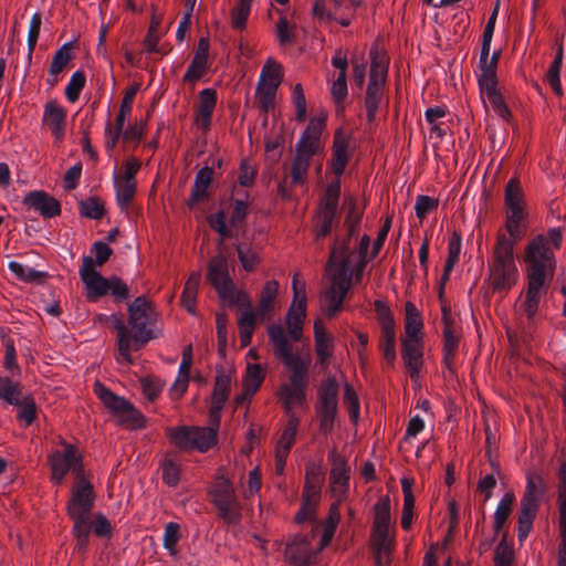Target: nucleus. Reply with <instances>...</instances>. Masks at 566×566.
<instances>
[{
	"label": "nucleus",
	"mask_w": 566,
	"mask_h": 566,
	"mask_svg": "<svg viewBox=\"0 0 566 566\" xmlns=\"http://www.w3.org/2000/svg\"><path fill=\"white\" fill-rule=\"evenodd\" d=\"M373 549L390 554L392 549V542L389 538V531L373 530Z\"/></svg>",
	"instance_id": "e2e57ef3"
},
{
	"label": "nucleus",
	"mask_w": 566,
	"mask_h": 566,
	"mask_svg": "<svg viewBox=\"0 0 566 566\" xmlns=\"http://www.w3.org/2000/svg\"><path fill=\"white\" fill-rule=\"evenodd\" d=\"M374 307L377 315V321L380 325V329L396 327L392 312L385 302L377 300L374 303Z\"/></svg>",
	"instance_id": "bf43d9fd"
},
{
	"label": "nucleus",
	"mask_w": 566,
	"mask_h": 566,
	"mask_svg": "<svg viewBox=\"0 0 566 566\" xmlns=\"http://www.w3.org/2000/svg\"><path fill=\"white\" fill-rule=\"evenodd\" d=\"M128 325L116 314H112V325L117 332V347L119 361L127 365L133 363L130 352L139 350L146 343L153 338L151 329L148 326L151 323L150 307L147 298L142 295L136 297L127 307Z\"/></svg>",
	"instance_id": "39448f33"
},
{
	"label": "nucleus",
	"mask_w": 566,
	"mask_h": 566,
	"mask_svg": "<svg viewBox=\"0 0 566 566\" xmlns=\"http://www.w3.org/2000/svg\"><path fill=\"white\" fill-rule=\"evenodd\" d=\"M388 72V60L385 54L377 49L370 50V75L377 76V80H385Z\"/></svg>",
	"instance_id": "3c124183"
},
{
	"label": "nucleus",
	"mask_w": 566,
	"mask_h": 566,
	"mask_svg": "<svg viewBox=\"0 0 566 566\" xmlns=\"http://www.w3.org/2000/svg\"><path fill=\"white\" fill-rule=\"evenodd\" d=\"M308 384L289 381L281 387V399L286 413H294L293 406H303L306 401Z\"/></svg>",
	"instance_id": "a878e982"
},
{
	"label": "nucleus",
	"mask_w": 566,
	"mask_h": 566,
	"mask_svg": "<svg viewBox=\"0 0 566 566\" xmlns=\"http://www.w3.org/2000/svg\"><path fill=\"white\" fill-rule=\"evenodd\" d=\"M85 82L86 76L83 71H76L72 74L64 92L69 102L74 103L78 99Z\"/></svg>",
	"instance_id": "603ef678"
},
{
	"label": "nucleus",
	"mask_w": 566,
	"mask_h": 566,
	"mask_svg": "<svg viewBox=\"0 0 566 566\" xmlns=\"http://www.w3.org/2000/svg\"><path fill=\"white\" fill-rule=\"evenodd\" d=\"M339 385L334 377L327 378L318 388L316 412L319 419V430L329 434L338 411Z\"/></svg>",
	"instance_id": "ddd939ff"
},
{
	"label": "nucleus",
	"mask_w": 566,
	"mask_h": 566,
	"mask_svg": "<svg viewBox=\"0 0 566 566\" xmlns=\"http://www.w3.org/2000/svg\"><path fill=\"white\" fill-rule=\"evenodd\" d=\"M329 460L332 461L333 465L331 470V482L333 490L334 492H338L339 496H343L348 490L349 470L347 463L335 451L329 454Z\"/></svg>",
	"instance_id": "b1692460"
},
{
	"label": "nucleus",
	"mask_w": 566,
	"mask_h": 566,
	"mask_svg": "<svg viewBox=\"0 0 566 566\" xmlns=\"http://www.w3.org/2000/svg\"><path fill=\"white\" fill-rule=\"evenodd\" d=\"M306 317V297H301L300 301H296V303H292L286 317L285 323L292 324V323H300V325L304 324V319Z\"/></svg>",
	"instance_id": "680f3d73"
},
{
	"label": "nucleus",
	"mask_w": 566,
	"mask_h": 566,
	"mask_svg": "<svg viewBox=\"0 0 566 566\" xmlns=\"http://www.w3.org/2000/svg\"><path fill=\"white\" fill-rule=\"evenodd\" d=\"M80 214L82 217L99 220L105 214V209L101 200L96 197H90L78 202Z\"/></svg>",
	"instance_id": "c03bdc74"
},
{
	"label": "nucleus",
	"mask_w": 566,
	"mask_h": 566,
	"mask_svg": "<svg viewBox=\"0 0 566 566\" xmlns=\"http://www.w3.org/2000/svg\"><path fill=\"white\" fill-rule=\"evenodd\" d=\"M200 281L201 274L199 272H192L185 284L181 294V303L191 315L196 314V302Z\"/></svg>",
	"instance_id": "473e14b6"
},
{
	"label": "nucleus",
	"mask_w": 566,
	"mask_h": 566,
	"mask_svg": "<svg viewBox=\"0 0 566 566\" xmlns=\"http://www.w3.org/2000/svg\"><path fill=\"white\" fill-rule=\"evenodd\" d=\"M518 281V269L510 243L494 247L489 263V282L493 292L507 293Z\"/></svg>",
	"instance_id": "0eeeda50"
},
{
	"label": "nucleus",
	"mask_w": 566,
	"mask_h": 566,
	"mask_svg": "<svg viewBox=\"0 0 566 566\" xmlns=\"http://www.w3.org/2000/svg\"><path fill=\"white\" fill-rule=\"evenodd\" d=\"M314 555L310 539L295 535L286 545L284 556L292 566H308Z\"/></svg>",
	"instance_id": "a211bd4d"
},
{
	"label": "nucleus",
	"mask_w": 566,
	"mask_h": 566,
	"mask_svg": "<svg viewBox=\"0 0 566 566\" xmlns=\"http://www.w3.org/2000/svg\"><path fill=\"white\" fill-rule=\"evenodd\" d=\"M71 55V43H64L53 55L49 73L51 76H56L63 72L70 60Z\"/></svg>",
	"instance_id": "09e8293b"
},
{
	"label": "nucleus",
	"mask_w": 566,
	"mask_h": 566,
	"mask_svg": "<svg viewBox=\"0 0 566 566\" xmlns=\"http://www.w3.org/2000/svg\"><path fill=\"white\" fill-rule=\"evenodd\" d=\"M337 271L331 286L324 294L325 314L332 318L343 308L344 300L352 285L350 261L348 259V245L340 249V261L334 264Z\"/></svg>",
	"instance_id": "1a4fd4ad"
},
{
	"label": "nucleus",
	"mask_w": 566,
	"mask_h": 566,
	"mask_svg": "<svg viewBox=\"0 0 566 566\" xmlns=\"http://www.w3.org/2000/svg\"><path fill=\"white\" fill-rule=\"evenodd\" d=\"M526 214L524 211H507L505 217V230L507 234L500 232L494 247L502 248V243H510L514 251L516 243L525 235Z\"/></svg>",
	"instance_id": "dca6fc26"
},
{
	"label": "nucleus",
	"mask_w": 566,
	"mask_h": 566,
	"mask_svg": "<svg viewBox=\"0 0 566 566\" xmlns=\"http://www.w3.org/2000/svg\"><path fill=\"white\" fill-rule=\"evenodd\" d=\"M361 221V211H359L354 201L350 202L349 210L345 220V226L347 228V238L343 241L339 240L338 237L334 239L331 249L329 263L336 264L340 261V249L345 243L349 247V240L352 237L356 235L358 232V228Z\"/></svg>",
	"instance_id": "6ab92c4d"
},
{
	"label": "nucleus",
	"mask_w": 566,
	"mask_h": 566,
	"mask_svg": "<svg viewBox=\"0 0 566 566\" xmlns=\"http://www.w3.org/2000/svg\"><path fill=\"white\" fill-rule=\"evenodd\" d=\"M66 109L55 99L44 105L42 122L48 126L55 139H61L65 132Z\"/></svg>",
	"instance_id": "aec40b11"
},
{
	"label": "nucleus",
	"mask_w": 566,
	"mask_h": 566,
	"mask_svg": "<svg viewBox=\"0 0 566 566\" xmlns=\"http://www.w3.org/2000/svg\"><path fill=\"white\" fill-rule=\"evenodd\" d=\"M212 176L213 169L209 166H205L198 170L191 189V195L187 202L190 209H192L198 202L208 198V189L211 185Z\"/></svg>",
	"instance_id": "393cba45"
},
{
	"label": "nucleus",
	"mask_w": 566,
	"mask_h": 566,
	"mask_svg": "<svg viewBox=\"0 0 566 566\" xmlns=\"http://www.w3.org/2000/svg\"><path fill=\"white\" fill-rule=\"evenodd\" d=\"M249 193L243 191V196L240 198H234L232 200L233 209L230 217V227L237 229L244 221L248 216L249 202H248Z\"/></svg>",
	"instance_id": "49530a36"
},
{
	"label": "nucleus",
	"mask_w": 566,
	"mask_h": 566,
	"mask_svg": "<svg viewBox=\"0 0 566 566\" xmlns=\"http://www.w3.org/2000/svg\"><path fill=\"white\" fill-rule=\"evenodd\" d=\"M545 483L541 474L528 473L526 479V489L523 496L535 497L541 501L545 493Z\"/></svg>",
	"instance_id": "5fc2aeb1"
},
{
	"label": "nucleus",
	"mask_w": 566,
	"mask_h": 566,
	"mask_svg": "<svg viewBox=\"0 0 566 566\" xmlns=\"http://www.w3.org/2000/svg\"><path fill=\"white\" fill-rule=\"evenodd\" d=\"M114 187L118 206L122 209H126L135 196L136 181H125L114 178Z\"/></svg>",
	"instance_id": "a19ab883"
},
{
	"label": "nucleus",
	"mask_w": 566,
	"mask_h": 566,
	"mask_svg": "<svg viewBox=\"0 0 566 566\" xmlns=\"http://www.w3.org/2000/svg\"><path fill=\"white\" fill-rule=\"evenodd\" d=\"M235 249L244 270L248 272L253 271L259 263L258 254L245 243H238Z\"/></svg>",
	"instance_id": "6e6d98bb"
},
{
	"label": "nucleus",
	"mask_w": 566,
	"mask_h": 566,
	"mask_svg": "<svg viewBox=\"0 0 566 566\" xmlns=\"http://www.w3.org/2000/svg\"><path fill=\"white\" fill-rule=\"evenodd\" d=\"M379 349L388 366L395 365L396 353V327L388 329H380Z\"/></svg>",
	"instance_id": "f704fd0d"
},
{
	"label": "nucleus",
	"mask_w": 566,
	"mask_h": 566,
	"mask_svg": "<svg viewBox=\"0 0 566 566\" xmlns=\"http://www.w3.org/2000/svg\"><path fill=\"white\" fill-rule=\"evenodd\" d=\"M318 151L307 148L303 140H297L295 146V156L291 167V185H304L306 181L307 172L312 164L313 157Z\"/></svg>",
	"instance_id": "f3484780"
},
{
	"label": "nucleus",
	"mask_w": 566,
	"mask_h": 566,
	"mask_svg": "<svg viewBox=\"0 0 566 566\" xmlns=\"http://www.w3.org/2000/svg\"><path fill=\"white\" fill-rule=\"evenodd\" d=\"M14 406L18 408V420L23 421L25 426L32 424L38 415V408L32 396H23Z\"/></svg>",
	"instance_id": "ea45409f"
},
{
	"label": "nucleus",
	"mask_w": 566,
	"mask_h": 566,
	"mask_svg": "<svg viewBox=\"0 0 566 566\" xmlns=\"http://www.w3.org/2000/svg\"><path fill=\"white\" fill-rule=\"evenodd\" d=\"M163 480L170 488H176L180 480L179 465L172 460H166L163 464Z\"/></svg>",
	"instance_id": "69168bd1"
},
{
	"label": "nucleus",
	"mask_w": 566,
	"mask_h": 566,
	"mask_svg": "<svg viewBox=\"0 0 566 566\" xmlns=\"http://www.w3.org/2000/svg\"><path fill=\"white\" fill-rule=\"evenodd\" d=\"M95 501L93 484L85 476L75 480L67 502L69 516H88Z\"/></svg>",
	"instance_id": "4468645a"
},
{
	"label": "nucleus",
	"mask_w": 566,
	"mask_h": 566,
	"mask_svg": "<svg viewBox=\"0 0 566 566\" xmlns=\"http://www.w3.org/2000/svg\"><path fill=\"white\" fill-rule=\"evenodd\" d=\"M92 251L95 253V260L85 255L82 259L80 268V277L85 285L86 298L90 302H96L101 297L111 294L115 302H124L129 297L127 284L116 275L104 277L96 266H103L113 253V250L102 241L93 244Z\"/></svg>",
	"instance_id": "423d86ee"
},
{
	"label": "nucleus",
	"mask_w": 566,
	"mask_h": 566,
	"mask_svg": "<svg viewBox=\"0 0 566 566\" xmlns=\"http://www.w3.org/2000/svg\"><path fill=\"white\" fill-rule=\"evenodd\" d=\"M385 80H377V76H369V83L366 91L365 107L368 122H373L382 99V87Z\"/></svg>",
	"instance_id": "bb28decb"
},
{
	"label": "nucleus",
	"mask_w": 566,
	"mask_h": 566,
	"mask_svg": "<svg viewBox=\"0 0 566 566\" xmlns=\"http://www.w3.org/2000/svg\"><path fill=\"white\" fill-rule=\"evenodd\" d=\"M24 203L39 211L44 218H53L61 213L60 202L45 191H31L24 198Z\"/></svg>",
	"instance_id": "412c9836"
},
{
	"label": "nucleus",
	"mask_w": 566,
	"mask_h": 566,
	"mask_svg": "<svg viewBox=\"0 0 566 566\" xmlns=\"http://www.w3.org/2000/svg\"><path fill=\"white\" fill-rule=\"evenodd\" d=\"M217 104V92L213 88H203L199 93V104L196 109V125L206 132L211 125L213 109Z\"/></svg>",
	"instance_id": "5701e85b"
},
{
	"label": "nucleus",
	"mask_w": 566,
	"mask_h": 566,
	"mask_svg": "<svg viewBox=\"0 0 566 566\" xmlns=\"http://www.w3.org/2000/svg\"><path fill=\"white\" fill-rule=\"evenodd\" d=\"M482 94H485L489 102L491 103L494 112L504 120L509 122L511 119L512 113L507 107L502 93L497 90V87L489 88L481 91Z\"/></svg>",
	"instance_id": "79ce46f5"
},
{
	"label": "nucleus",
	"mask_w": 566,
	"mask_h": 566,
	"mask_svg": "<svg viewBox=\"0 0 566 566\" xmlns=\"http://www.w3.org/2000/svg\"><path fill=\"white\" fill-rule=\"evenodd\" d=\"M277 282L269 281L265 283L261 296L258 308L252 311L255 314V319L259 317L261 321H265L269 318L270 312L273 310V302L277 294Z\"/></svg>",
	"instance_id": "c756f323"
},
{
	"label": "nucleus",
	"mask_w": 566,
	"mask_h": 566,
	"mask_svg": "<svg viewBox=\"0 0 566 566\" xmlns=\"http://www.w3.org/2000/svg\"><path fill=\"white\" fill-rule=\"evenodd\" d=\"M401 486L403 492L401 527L403 530H409L413 517L415 496L412 494L411 483L407 479L401 481Z\"/></svg>",
	"instance_id": "58836bf2"
},
{
	"label": "nucleus",
	"mask_w": 566,
	"mask_h": 566,
	"mask_svg": "<svg viewBox=\"0 0 566 566\" xmlns=\"http://www.w3.org/2000/svg\"><path fill=\"white\" fill-rule=\"evenodd\" d=\"M207 279L216 289L220 300L229 306H238L243 310L238 325L242 346H248L255 327V314L252 311L251 301L247 293L237 289L229 275L228 262L223 255H217L209 261Z\"/></svg>",
	"instance_id": "20e7f679"
},
{
	"label": "nucleus",
	"mask_w": 566,
	"mask_h": 566,
	"mask_svg": "<svg viewBox=\"0 0 566 566\" xmlns=\"http://www.w3.org/2000/svg\"><path fill=\"white\" fill-rule=\"evenodd\" d=\"M515 501V495L512 492H507L499 502L495 513H494V531L495 533H500L505 522L507 521L512 506Z\"/></svg>",
	"instance_id": "4c0bfd02"
},
{
	"label": "nucleus",
	"mask_w": 566,
	"mask_h": 566,
	"mask_svg": "<svg viewBox=\"0 0 566 566\" xmlns=\"http://www.w3.org/2000/svg\"><path fill=\"white\" fill-rule=\"evenodd\" d=\"M251 7L244 4H238L231 11V23L232 27L237 30H242L245 28L247 20L250 15Z\"/></svg>",
	"instance_id": "338daca9"
},
{
	"label": "nucleus",
	"mask_w": 566,
	"mask_h": 566,
	"mask_svg": "<svg viewBox=\"0 0 566 566\" xmlns=\"http://www.w3.org/2000/svg\"><path fill=\"white\" fill-rule=\"evenodd\" d=\"M490 52L484 55L483 50L480 53L478 83L480 91L497 87L496 70L497 63L489 59Z\"/></svg>",
	"instance_id": "cd10ccee"
},
{
	"label": "nucleus",
	"mask_w": 566,
	"mask_h": 566,
	"mask_svg": "<svg viewBox=\"0 0 566 566\" xmlns=\"http://www.w3.org/2000/svg\"><path fill=\"white\" fill-rule=\"evenodd\" d=\"M325 126V116L313 117L310 119L306 129L298 140H303L307 148L315 151L319 150V138Z\"/></svg>",
	"instance_id": "2f4dec72"
},
{
	"label": "nucleus",
	"mask_w": 566,
	"mask_h": 566,
	"mask_svg": "<svg viewBox=\"0 0 566 566\" xmlns=\"http://www.w3.org/2000/svg\"><path fill=\"white\" fill-rule=\"evenodd\" d=\"M139 91V84L134 83L130 85L122 99L119 112L116 116L115 126L108 122L105 127V146L108 150H112L117 145L118 139L123 133V127L127 117L130 115L133 103L137 92Z\"/></svg>",
	"instance_id": "2eb2a0df"
},
{
	"label": "nucleus",
	"mask_w": 566,
	"mask_h": 566,
	"mask_svg": "<svg viewBox=\"0 0 566 566\" xmlns=\"http://www.w3.org/2000/svg\"><path fill=\"white\" fill-rule=\"evenodd\" d=\"M401 347V355L405 365L422 363L421 340L402 339Z\"/></svg>",
	"instance_id": "8fccbe9b"
},
{
	"label": "nucleus",
	"mask_w": 566,
	"mask_h": 566,
	"mask_svg": "<svg viewBox=\"0 0 566 566\" xmlns=\"http://www.w3.org/2000/svg\"><path fill=\"white\" fill-rule=\"evenodd\" d=\"M180 526L177 523L169 522L165 525L164 536H163V546L167 549L170 555L176 554V545L179 541Z\"/></svg>",
	"instance_id": "4d7b16f0"
},
{
	"label": "nucleus",
	"mask_w": 566,
	"mask_h": 566,
	"mask_svg": "<svg viewBox=\"0 0 566 566\" xmlns=\"http://www.w3.org/2000/svg\"><path fill=\"white\" fill-rule=\"evenodd\" d=\"M231 381L230 373L223 368L217 370L211 403V416L216 418V428L181 426L167 430L170 441L177 448L207 452L217 443L219 413L229 398Z\"/></svg>",
	"instance_id": "7ed1b4c3"
},
{
	"label": "nucleus",
	"mask_w": 566,
	"mask_h": 566,
	"mask_svg": "<svg viewBox=\"0 0 566 566\" xmlns=\"http://www.w3.org/2000/svg\"><path fill=\"white\" fill-rule=\"evenodd\" d=\"M208 223L222 239H235L238 237V233L234 232L231 227L227 226L226 213L222 210L210 214L208 217Z\"/></svg>",
	"instance_id": "a18cd8bd"
},
{
	"label": "nucleus",
	"mask_w": 566,
	"mask_h": 566,
	"mask_svg": "<svg viewBox=\"0 0 566 566\" xmlns=\"http://www.w3.org/2000/svg\"><path fill=\"white\" fill-rule=\"evenodd\" d=\"M350 137L344 135L338 129L334 136L332 169L337 177L336 180L327 185L324 198L321 200L318 209L314 218V234L316 241L328 237L333 229L339 223V198H340V180L349 160Z\"/></svg>",
	"instance_id": "f03ea898"
},
{
	"label": "nucleus",
	"mask_w": 566,
	"mask_h": 566,
	"mask_svg": "<svg viewBox=\"0 0 566 566\" xmlns=\"http://www.w3.org/2000/svg\"><path fill=\"white\" fill-rule=\"evenodd\" d=\"M439 201L429 196L420 195L416 199L415 211L419 219H424L433 209L438 207Z\"/></svg>",
	"instance_id": "0e129e2a"
},
{
	"label": "nucleus",
	"mask_w": 566,
	"mask_h": 566,
	"mask_svg": "<svg viewBox=\"0 0 566 566\" xmlns=\"http://www.w3.org/2000/svg\"><path fill=\"white\" fill-rule=\"evenodd\" d=\"M209 39L201 38L198 42L196 53L184 75V82L195 83L205 74L208 67Z\"/></svg>",
	"instance_id": "4be33fe9"
},
{
	"label": "nucleus",
	"mask_w": 566,
	"mask_h": 566,
	"mask_svg": "<svg viewBox=\"0 0 566 566\" xmlns=\"http://www.w3.org/2000/svg\"><path fill=\"white\" fill-rule=\"evenodd\" d=\"M315 350L321 365H325L331 357L333 338L325 332L319 321L314 324Z\"/></svg>",
	"instance_id": "7c9ffc66"
},
{
	"label": "nucleus",
	"mask_w": 566,
	"mask_h": 566,
	"mask_svg": "<svg viewBox=\"0 0 566 566\" xmlns=\"http://www.w3.org/2000/svg\"><path fill=\"white\" fill-rule=\"evenodd\" d=\"M287 415H289V420H287V423L283 430V433L277 442V446L287 448L291 450V448L294 443L296 433H297L300 419L295 413H287Z\"/></svg>",
	"instance_id": "864d4df0"
},
{
	"label": "nucleus",
	"mask_w": 566,
	"mask_h": 566,
	"mask_svg": "<svg viewBox=\"0 0 566 566\" xmlns=\"http://www.w3.org/2000/svg\"><path fill=\"white\" fill-rule=\"evenodd\" d=\"M523 190L517 177H512L505 186V206L507 211H524Z\"/></svg>",
	"instance_id": "72a5a7b5"
},
{
	"label": "nucleus",
	"mask_w": 566,
	"mask_h": 566,
	"mask_svg": "<svg viewBox=\"0 0 566 566\" xmlns=\"http://www.w3.org/2000/svg\"><path fill=\"white\" fill-rule=\"evenodd\" d=\"M268 335L273 345L274 355L291 371L289 381L308 384V364L298 354H293L292 345L283 327L280 324H272L268 328Z\"/></svg>",
	"instance_id": "6e6552de"
},
{
	"label": "nucleus",
	"mask_w": 566,
	"mask_h": 566,
	"mask_svg": "<svg viewBox=\"0 0 566 566\" xmlns=\"http://www.w3.org/2000/svg\"><path fill=\"white\" fill-rule=\"evenodd\" d=\"M563 242L560 228H551L546 234H537L525 245L524 264L526 290L517 313L525 316L530 326L536 323L543 298L547 294L556 271L555 251Z\"/></svg>",
	"instance_id": "f257e3e1"
},
{
	"label": "nucleus",
	"mask_w": 566,
	"mask_h": 566,
	"mask_svg": "<svg viewBox=\"0 0 566 566\" xmlns=\"http://www.w3.org/2000/svg\"><path fill=\"white\" fill-rule=\"evenodd\" d=\"M23 396L20 392L19 382L9 377L0 376V399L8 405H17Z\"/></svg>",
	"instance_id": "37998d69"
},
{
	"label": "nucleus",
	"mask_w": 566,
	"mask_h": 566,
	"mask_svg": "<svg viewBox=\"0 0 566 566\" xmlns=\"http://www.w3.org/2000/svg\"><path fill=\"white\" fill-rule=\"evenodd\" d=\"M218 516L229 525H238L242 518V505L230 480L218 481L209 491Z\"/></svg>",
	"instance_id": "9b49d317"
},
{
	"label": "nucleus",
	"mask_w": 566,
	"mask_h": 566,
	"mask_svg": "<svg viewBox=\"0 0 566 566\" xmlns=\"http://www.w3.org/2000/svg\"><path fill=\"white\" fill-rule=\"evenodd\" d=\"M512 564V551L503 538L495 548L494 553V566H511Z\"/></svg>",
	"instance_id": "774afa93"
},
{
	"label": "nucleus",
	"mask_w": 566,
	"mask_h": 566,
	"mask_svg": "<svg viewBox=\"0 0 566 566\" xmlns=\"http://www.w3.org/2000/svg\"><path fill=\"white\" fill-rule=\"evenodd\" d=\"M321 482L319 473L314 468L306 470L305 484L302 493L303 503L317 507L321 499Z\"/></svg>",
	"instance_id": "c85d7f7f"
},
{
	"label": "nucleus",
	"mask_w": 566,
	"mask_h": 566,
	"mask_svg": "<svg viewBox=\"0 0 566 566\" xmlns=\"http://www.w3.org/2000/svg\"><path fill=\"white\" fill-rule=\"evenodd\" d=\"M375 516L373 530L389 531L391 523L390 516V499L388 496L380 497L374 506Z\"/></svg>",
	"instance_id": "c9c22d12"
},
{
	"label": "nucleus",
	"mask_w": 566,
	"mask_h": 566,
	"mask_svg": "<svg viewBox=\"0 0 566 566\" xmlns=\"http://www.w3.org/2000/svg\"><path fill=\"white\" fill-rule=\"evenodd\" d=\"M8 269L15 275L17 279L27 283L41 282L44 277L48 276L46 272L34 270L17 261H10Z\"/></svg>",
	"instance_id": "e433bc0d"
},
{
	"label": "nucleus",
	"mask_w": 566,
	"mask_h": 566,
	"mask_svg": "<svg viewBox=\"0 0 566 566\" xmlns=\"http://www.w3.org/2000/svg\"><path fill=\"white\" fill-rule=\"evenodd\" d=\"M94 392L104 406L118 418L119 423L125 424L130 429H140L145 427V417L128 400L115 395L101 382H95Z\"/></svg>",
	"instance_id": "9d476101"
},
{
	"label": "nucleus",
	"mask_w": 566,
	"mask_h": 566,
	"mask_svg": "<svg viewBox=\"0 0 566 566\" xmlns=\"http://www.w3.org/2000/svg\"><path fill=\"white\" fill-rule=\"evenodd\" d=\"M3 344L6 347L3 367L10 373L11 376H18L21 374V369L17 363V352L13 340L7 338L3 340Z\"/></svg>",
	"instance_id": "052dcab7"
},
{
	"label": "nucleus",
	"mask_w": 566,
	"mask_h": 566,
	"mask_svg": "<svg viewBox=\"0 0 566 566\" xmlns=\"http://www.w3.org/2000/svg\"><path fill=\"white\" fill-rule=\"evenodd\" d=\"M277 87V84L274 83L259 82L256 94L264 112H268L269 107L273 104Z\"/></svg>",
	"instance_id": "13d9d810"
},
{
	"label": "nucleus",
	"mask_w": 566,
	"mask_h": 566,
	"mask_svg": "<svg viewBox=\"0 0 566 566\" xmlns=\"http://www.w3.org/2000/svg\"><path fill=\"white\" fill-rule=\"evenodd\" d=\"M563 64V51L562 49L556 54L554 61L552 62L546 78L549 85L552 86L554 93L558 96L563 95V88L560 83V69Z\"/></svg>",
	"instance_id": "de8ad7c7"
},
{
	"label": "nucleus",
	"mask_w": 566,
	"mask_h": 566,
	"mask_svg": "<svg viewBox=\"0 0 566 566\" xmlns=\"http://www.w3.org/2000/svg\"><path fill=\"white\" fill-rule=\"evenodd\" d=\"M63 450H55L49 455V463L52 471V480L62 484L69 472H72L75 480L85 476L82 455L76 448L62 441Z\"/></svg>",
	"instance_id": "f8f14e48"
}]
</instances>
